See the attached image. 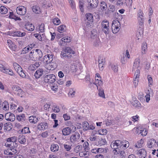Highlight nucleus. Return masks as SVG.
Returning <instances> with one entry per match:
<instances>
[{
    "instance_id": "obj_1",
    "label": "nucleus",
    "mask_w": 158,
    "mask_h": 158,
    "mask_svg": "<svg viewBox=\"0 0 158 158\" xmlns=\"http://www.w3.org/2000/svg\"><path fill=\"white\" fill-rule=\"evenodd\" d=\"M74 51L70 47H66L61 52V57L65 60H68L72 57V54H74Z\"/></svg>"
},
{
    "instance_id": "obj_2",
    "label": "nucleus",
    "mask_w": 158,
    "mask_h": 158,
    "mask_svg": "<svg viewBox=\"0 0 158 158\" xmlns=\"http://www.w3.org/2000/svg\"><path fill=\"white\" fill-rule=\"evenodd\" d=\"M42 56V52L40 50L38 49L32 50L29 55L30 59L33 61L40 60Z\"/></svg>"
},
{
    "instance_id": "obj_3",
    "label": "nucleus",
    "mask_w": 158,
    "mask_h": 158,
    "mask_svg": "<svg viewBox=\"0 0 158 158\" xmlns=\"http://www.w3.org/2000/svg\"><path fill=\"white\" fill-rule=\"evenodd\" d=\"M6 141L7 142H9V144H7V146L8 147L11 148L12 147L17 148L18 146L17 143V137L15 136H13L10 137L7 139Z\"/></svg>"
},
{
    "instance_id": "obj_4",
    "label": "nucleus",
    "mask_w": 158,
    "mask_h": 158,
    "mask_svg": "<svg viewBox=\"0 0 158 158\" xmlns=\"http://www.w3.org/2000/svg\"><path fill=\"white\" fill-rule=\"evenodd\" d=\"M140 59L139 58L136 59L134 61L132 68L133 71L137 69L135 73V74H136V75L138 76H139V74H140V70L141 69V67L140 66Z\"/></svg>"
},
{
    "instance_id": "obj_5",
    "label": "nucleus",
    "mask_w": 158,
    "mask_h": 158,
    "mask_svg": "<svg viewBox=\"0 0 158 158\" xmlns=\"http://www.w3.org/2000/svg\"><path fill=\"white\" fill-rule=\"evenodd\" d=\"M120 23L117 20L113 21L112 23L111 29L113 33L115 34L117 33L119 30L120 27Z\"/></svg>"
},
{
    "instance_id": "obj_6",
    "label": "nucleus",
    "mask_w": 158,
    "mask_h": 158,
    "mask_svg": "<svg viewBox=\"0 0 158 158\" xmlns=\"http://www.w3.org/2000/svg\"><path fill=\"white\" fill-rule=\"evenodd\" d=\"M44 81L48 83H52L56 81V77L53 74H48L44 76Z\"/></svg>"
},
{
    "instance_id": "obj_7",
    "label": "nucleus",
    "mask_w": 158,
    "mask_h": 158,
    "mask_svg": "<svg viewBox=\"0 0 158 158\" xmlns=\"http://www.w3.org/2000/svg\"><path fill=\"white\" fill-rule=\"evenodd\" d=\"M109 23L106 20H104L102 23V31L106 34H108L109 33Z\"/></svg>"
},
{
    "instance_id": "obj_8",
    "label": "nucleus",
    "mask_w": 158,
    "mask_h": 158,
    "mask_svg": "<svg viewBox=\"0 0 158 158\" xmlns=\"http://www.w3.org/2000/svg\"><path fill=\"white\" fill-rule=\"evenodd\" d=\"M87 2L88 4V9L89 10L96 8L98 3V0H88Z\"/></svg>"
},
{
    "instance_id": "obj_9",
    "label": "nucleus",
    "mask_w": 158,
    "mask_h": 158,
    "mask_svg": "<svg viewBox=\"0 0 158 158\" xmlns=\"http://www.w3.org/2000/svg\"><path fill=\"white\" fill-rule=\"evenodd\" d=\"M0 71L4 73H7L11 76H14L15 74L11 69L6 68L2 64H0Z\"/></svg>"
},
{
    "instance_id": "obj_10",
    "label": "nucleus",
    "mask_w": 158,
    "mask_h": 158,
    "mask_svg": "<svg viewBox=\"0 0 158 158\" xmlns=\"http://www.w3.org/2000/svg\"><path fill=\"white\" fill-rule=\"evenodd\" d=\"M5 118L6 120L11 122L14 121L15 118V115L11 112H8L6 113Z\"/></svg>"
},
{
    "instance_id": "obj_11",
    "label": "nucleus",
    "mask_w": 158,
    "mask_h": 158,
    "mask_svg": "<svg viewBox=\"0 0 158 158\" xmlns=\"http://www.w3.org/2000/svg\"><path fill=\"white\" fill-rule=\"evenodd\" d=\"M16 12L18 14L23 15L26 14V9L24 6H19L17 7L16 9Z\"/></svg>"
},
{
    "instance_id": "obj_12",
    "label": "nucleus",
    "mask_w": 158,
    "mask_h": 158,
    "mask_svg": "<svg viewBox=\"0 0 158 158\" xmlns=\"http://www.w3.org/2000/svg\"><path fill=\"white\" fill-rule=\"evenodd\" d=\"M7 34L10 35L16 36L19 37H23L25 35L26 33L25 32H21L20 31H18L14 32L11 31H8L7 32Z\"/></svg>"
},
{
    "instance_id": "obj_13",
    "label": "nucleus",
    "mask_w": 158,
    "mask_h": 158,
    "mask_svg": "<svg viewBox=\"0 0 158 158\" xmlns=\"http://www.w3.org/2000/svg\"><path fill=\"white\" fill-rule=\"evenodd\" d=\"M46 63V64L45 66V68L48 70H53L56 67V64L53 62Z\"/></svg>"
},
{
    "instance_id": "obj_14",
    "label": "nucleus",
    "mask_w": 158,
    "mask_h": 158,
    "mask_svg": "<svg viewBox=\"0 0 158 158\" xmlns=\"http://www.w3.org/2000/svg\"><path fill=\"white\" fill-rule=\"evenodd\" d=\"M80 137V135L77 132H75L70 137V140L71 142L73 143L77 141Z\"/></svg>"
},
{
    "instance_id": "obj_15",
    "label": "nucleus",
    "mask_w": 158,
    "mask_h": 158,
    "mask_svg": "<svg viewBox=\"0 0 158 158\" xmlns=\"http://www.w3.org/2000/svg\"><path fill=\"white\" fill-rule=\"evenodd\" d=\"M37 127L38 129L44 130L47 129L48 128V124L46 122L41 123L38 124Z\"/></svg>"
},
{
    "instance_id": "obj_16",
    "label": "nucleus",
    "mask_w": 158,
    "mask_h": 158,
    "mask_svg": "<svg viewBox=\"0 0 158 158\" xmlns=\"http://www.w3.org/2000/svg\"><path fill=\"white\" fill-rule=\"evenodd\" d=\"M26 140V137L23 134L19 135L18 137V141L21 144H25Z\"/></svg>"
},
{
    "instance_id": "obj_17",
    "label": "nucleus",
    "mask_w": 158,
    "mask_h": 158,
    "mask_svg": "<svg viewBox=\"0 0 158 158\" xmlns=\"http://www.w3.org/2000/svg\"><path fill=\"white\" fill-rule=\"evenodd\" d=\"M53 55L52 54H47L44 56V60L46 63L51 62L53 60Z\"/></svg>"
},
{
    "instance_id": "obj_18",
    "label": "nucleus",
    "mask_w": 158,
    "mask_h": 158,
    "mask_svg": "<svg viewBox=\"0 0 158 158\" xmlns=\"http://www.w3.org/2000/svg\"><path fill=\"white\" fill-rule=\"evenodd\" d=\"M137 154H139V156L141 158H145L146 156L147 153L144 149H141L137 151Z\"/></svg>"
},
{
    "instance_id": "obj_19",
    "label": "nucleus",
    "mask_w": 158,
    "mask_h": 158,
    "mask_svg": "<svg viewBox=\"0 0 158 158\" xmlns=\"http://www.w3.org/2000/svg\"><path fill=\"white\" fill-rule=\"evenodd\" d=\"M71 129L69 127L64 128L62 130L63 135L65 136L68 135L71 133Z\"/></svg>"
},
{
    "instance_id": "obj_20",
    "label": "nucleus",
    "mask_w": 158,
    "mask_h": 158,
    "mask_svg": "<svg viewBox=\"0 0 158 158\" xmlns=\"http://www.w3.org/2000/svg\"><path fill=\"white\" fill-rule=\"evenodd\" d=\"M91 34L90 35L91 41H93L97 38H99L97 35V30L95 29H93L91 31Z\"/></svg>"
},
{
    "instance_id": "obj_21",
    "label": "nucleus",
    "mask_w": 158,
    "mask_h": 158,
    "mask_svg": "<svg viewBox=\"0 0 158 158\" xmlns=\"http://www.w3.org/2000/svg\"><path fill=\"white\" fill-rule=\"evenodd\" d=\"M51 107L52 110L55 113H58L60 111L59 106L55 103L52 102Z\"/></svg>"
},
{
    "instance_id": "obj_22",
    "label": "nucleus",
    "mask_w": 158,
    "mask_h": 158,
    "mask_svg": "<svg viewBox=\"0 0 158 158\" xmlns=\"http://www.w3.org/2000/svg\"><path fill=\"white\" fill-rule=\"evenodd\" d=\"M13 127V126L11 123L9 122L5 123L4 125V130L8 131H10Z\"/></svg>"
},
{
    "instance_id": "obj_23",
    "label": "nucleus",
    "mask_w": 158,
    "mask_h": 158,
    "mask_svg": "<svg viewBox=\"0 0 158 158\" xmlns=\"http://www.w3.org/2000/svg\"><path fill=\"white\" fill-rule=\"evenodd\" d=\"M43 72V69H39L37 70L34 74V76L35 78H39L42 76Z\"/></svg>"
},
{
    "instance_id": "obj_24",
    "label": "nucleus",
    "mask_w": 158,
    "mask_h": 158,
    "mask_svg": "<svg viewBox=\"0 0 158 158\" xmlns=\"http://www.w3.org/2000/svg\"><path fill=\"white\" fill-rule=\"evenodd\" d=\"M101 8L98 10V11H103L105 10L107 8V5L104 1H102L100 3Z\"/></svg>"
},
{
    "instance_id": "obj_25",
    "label": "nucleus",
    "mask_w": 158,
    "mask_h": 158,
    "mask_svg": "<svg viewBox=\"0 0 158 158\" xmlns=\"http://www.w3.org/2000/svg\"><path fill=\"white\" fill-rule=\"evenodd\" d=\"M25 28L28 31H32L34 30L35 27L32 24L30 23H29L26 24Z\"/></svg>"
},
{
    "instance_id": "obj_26",
    "label": "nucleus",
    "mask_w": 158,
    "mask_h": 158,
    "mask_svg": "<svg viewBox=\"0 0 158 158\" xmlns=\"http://www.w3.org/2000/svg\"><path fill=\"white\" fill-rule=\"evenodd\" d=\"M107 144V143L105 139L101 138L98 141V143H96V145L99 146H101L102 145L103 146L106 145Z\"/></svg>"
},
{
    "instance_id": "obj_27",
    "label": "nucleus",
    "mask_w": 158,
    "mask_h": 158,
    "mask_svg": "<svg viewBox=\"0 0 158 158\" xmlns=\"http://www.w3.org/2000/svg\"><path fill=\"white\" fill-rule=\"evenodd\" d=\"M156 141L154 139H150L147 143V146L149 148H152L156 145Z\"/></svg>"
},
{
    "instance_id": "obj_28",
    "label": "nucleus",
    "mask_w": 158,
    "mask_h": 158,
    "mask_svg": "<svg viewBox=\"0 0 158 158\" xmlns=\"http://www.w3.org/2000/svg\"><path fill=\"white\" fill-rule=\"evenodd\" d=\"M39 119V118H38L35 116H31L29 117V121L31 123H37Z\"/></svg>"
},
{
    "instance_id": "obj_29",
    "label": "nucleus",
    "mask_w": 158,
    "mask_h": 158,
    "mask_svg": "<svg viewBox=\"0 0 158 158\" xmlns=\"http://www.w3.org/2000/svg\"><path fill=\"white\" fill-rule=\"evenodd\" d=\"M16 119L19 121L24 122L26 119L25 115L23 114L21 115H17L16 117Z\"/></svg>"
},
{
    "instance_id": "obj_30",
    "label": "nucleus",
    "mask_w": 158,
    "mask_h": 158,
    "mask_svg": "<svg viewBox=\"0 0 158 158\" xmlns=\"http://www.w3.org/2000/svg\"><path fill=\"white\" fill-rule=\"evenodd\" d=\"M59 147L58 145L56 144H52L51 145L50 149L52 152H54L58 150Z\"/></svg>"
},
{
    "instance_id": "obj_31",
    "label": "nucleus",
    "mask_w": 158,
    "mask_h": 158,
    "mask_svg": "<svg viewBox=\"0 0 158 158\" xmlns=\"http://www.w3.org/2000/svg\"><path fill=\"white\" fill-rule=\"evenodd\" d=\"M110 67L115 73H117L118 70V67L116 64H111L109 65Z\"/></svg>"
},
{
    "instance_id": "obj_32",
    "label": "nucleus",
    "mask_w": 158,
    "mask_h": 158,
    "mask_svg": "<svg viewBox=\"0 0 158 158\" xmlns=\"http://www.w3.org/2000/svg\"><path fill=\"white\" fill-rule=\"evenodd\" d=\"M20 88L18 85H13L11 87L12 91L15 94Z\"/></svg>"
},
{
    "instance_id": "obj_33",
    "label": "nucleus",
    "mask_w": 158,
    "mask_h": 158,
    "mask_svg": "<svg viewBox=\"0 0 158 158\" xmlns=\"http://www.w3.org/2000/svg\"><path fill=\"white\" fill-rule=\"evenodd\" d=\"M96 81H95L94 84L97 85L98 89L99 88V87H101L102 86L103 84V81L101 79L100 80H96Z\"/></svg>"
},
{
    "instance_id": "obj_34",
    "label": "nucleus",
    "mask_w": 158,
    "mask_h": 158,
    "mask_svg": "<svg viewBox=\"0 0 158 158\" xmlns=\"http://www.w3.org/2000/svg\"><path fill=\"white\" fill-rule=\"evenodd\" d=\"M132 104L134 107L139 108L141 107V104L140 102L138 100H135L134 102H132Z\"/></svg>"
},
{
    "instance_id": "obj_35",
    "label": "nucleus",
    "mask_w": 158,
    "mask_h": 158,
    "mask_svg": "<svg viewBox=\"0 0 158 158\" xmlns=\"http://www.w3.org/2000/svg\"><path fill=\"white\" fill-rule=\"evenodd\" d=\"M40 65L39 63L36 62L34 64L31 65L30 66V68L31 70H34L37 69Z\"/></svg>"
},
{
    "instance_id": "obj_36",
    "label": "nucleus",
    "mask_w": 158,
    "mask_h": 158,
    "mask_svg": "<svg viewBox=\"0 0 158 158\" xmlns=\"http://www.w3.org/2000/svg\"><path fill=\"white\" fill-rule=\"evenodd\" d=\"M86 18L88 21L90 22H93V16L91 13L86 14L85 15Z\"/></svg>"
},
{
    "instance_id": "obj_37",
    "label": "nucleus",
    "mask_w": 158,
    "mask_h": 158,
    "mask_svg": "<svg viewBox=\"0 0 158 158\" xmlns=\"http://www.w3.org/2000/svg\"><path fill=\"white\" fill-rule=\"evenodd\" d=\"M66 26L64 25H61L58 27V31L60 33H62L65 31Z\"/></svg>"
},
{
    "instance_id": "obj_38",
    "label": "nucleus",
    "mask_w": 158,
    "mask_h": 158,
    "mask_svg": "<svg viewBox=\"0 0 158 158\" xmlns=\"http://www.w3.org/2000/svg\"><path fill=\"white\" fill-rule=\"evenodd\" d=\"M32 10L34 13L37 14H39L40 12V7L36 6H33Z\"/></svg>"
},
{
    "instance_id": "obj_39",
    "label": "nucleus",
    "mask_w": 158,
    "mask_h": 158,
    "mask_svg": "<svg viewBox=\"0 0 158 158\" xmlns=\"http://www.w3.org/2000/svg\"><path fill=\"white\" fill-rule=\"evenodd\" d=\"M135 77L133 80V83L135 87L137 85L138 83L139 74V76L136 75V74H135Z\"/></svg>"
},
{
    "instance_id": "obj_40",
    "label": "nucleus",
    "mask_w": 158,
    "mask_h": 158,
    "mask_svg": "<svg viewBox=\"0 0 158 158\" xmlns=\"http://www.w3.org/2000/svg\"><path fill=\"white\" fill-rule=\"evenodd\" d=\"M8 10L7 9L3 6H1L0 7V13L2 14H5L7 12Z\"/></svg>"
},
{
    "instance_id": "obj_41",
    "label": "nucleus",
    "mask_w": 158,
    "mask_h": 158,
    "mask_svg": "<svg viewBox=\"0 0 158 158\" xmlns=\"http://www.w3.org/2000/svg\"><path fill=\"white\" fill-rule=\"evenodd\" d=\"M147 48V45L146 42L143 43L142 46V53L144 54L146 53V50Z\"/></svg>"
},
{
    "instance_id": "obj_42",
    "label": "nucleus",
    "mask_w": 158,
    "mask_h": 158,
    "mask_svg": "<svg viewBox=\"0 0 158 158\" xmlns=\"http://www.w3.org/2000/svg\"><path fill=\"white\" fill-rule=\"evenodd\" d=\"M10 15H9L10 18L12 19H15L16 21L21 20V19L19 17L13 15V12H10Z\"/></svg>"
},
{
    "instance_id": "obj_43",
    "label": "nucleus",
    "mask_w": 158,
    "mask_h": 158,
    "mask_svg": "<svg viewBox=\"0 0 158 158\" xmlns=\"http://www.w3.org/2000/svg\"><path fill=\"white\" fill-rule=\"evenodd\" d=\"M89 123L85 121L83 123V127L84 130L87 131L89 130Z\"/></svg>"
},
{
    "instance_id": "obj_44",
    "label": "nucleus",
    "mask_w": 158,
    "mask_h": 158,
    "mask_svg": "<svg viewBox=\"0 0 158 158\" xmlns=\"http://www.w3.org/2000/svg\"><path fill=\"white\" fill-rule=\"evenodd\" d=\"M92 41L94 42V45L96 47H98L100 44L99 38H97L93 41L91 40Z\"/></svg>"
},
{
    "instance_id": "obj_45",
    "label": "nucleus",
    "mask_w": 158,
    "mask_h": 158,
    "mask_svg": "<svg viewBox=\"0 0 158 158\" xmlns=\"http://www.w3.org/2000/svg\"><path fill=\"white\" fill-rule=\"evenodd\" d=\"M98 91V95L99 96L103 98H105V95L104 93V90L102 89H101L100 87Z\"/></svg>"
},
{
    "instance_id": "obj_46",
    "label": "nucleus",
    "mask_w": 158,
    "mask_h": 158,
    "mask_svg": "<svg viewBox=\"0 0 158 158\" xmlns=\"http://www.w3.org/2000/svg\"><path fill=\"white\" fill-rule=\"evenodd\" d=\"M21 132L23 134L30 133H31L29 128L28 127H25L23 128Z\"/></svg>"
},
{
    "instance_id": "obj_47",
    "label": "nucleus",
    "mask_w": 158,
    "mask_h": 158,
    "mask_svg": "<svg viewBox=\"0 0 158 158\" xmlns=\"http://www.w3.org/2000/svg\"><path fill=\"white\" fill-rule=\"evenodd\" d=\"M76 92V89L74 88H71L69 89V95H71L73 97L75 95Z\"/></svg>"
},
{
    "instance_id": "obj_48",
    "label": "nucleus",
    "mask_w": 158,
    "mask_h": 158,
    "mask_svg": "<svg viewBox=\"0 0 158 158\" xmlns=\"http://www.w3.org/2000/svg\"><path fill=\"white\" fill-rule=\"evenodd\" d=\"M115 6L112 5H110L109 7L108 10L109 12L110 13H112L114 12L115 11Z\"/></svg>"
},
{
    "instance_id": "obj_49",
    "label": "nucleus",
    "mask_w": 158,
    "mask_h": 158,
    "mask_svg": "<svg viewBox=\"0 0 158 158\" xmlns=\"http://www.w3.org/2000/svg\"><path fill=\"white\" fill-rule=\"evenodd\" d=\"M31 50L30 48V46H27L23 48V50L21 52V54H26L27 52H28L29 50Z\"/></svg>"
},
{
    "instance_id": "obj_50",
    "label": "nucleus",
    "mask_w": 158,
    "mask_h": 158,
    "mask_svg": "<svg viewBox=\"0 0 158 158\" xmlns=\"http://www.w3.org/2000/svg\"><path fill=\"white\" fill-rule=\"evenodd\" d=\"M53 23L56 25H58L60 23V19L58 18H54L52 21Z\"/></svg>"
},
{
    "instance_id": "obj_51",
    "label": "nucleus",
    "mask_w": 158,
    "mask_h": 158,
    "mask_svg": "<svg viewBox=\"0 0 158 158\" xmlns=\"http://www.w3.org/2000/svg\"><path fill=\"white\" fill-rule=\"evenodd\" d=\"M12 148L13 147L9 148L10 150V151L11 152V155L15 154L18 152V151L15 148H16L13 147V148Z\"/></svg>"
},
{
    "instance_id": "obj_52",
    "label": "nucleus",
    "mask_w": 158,
    "mask_h": 158,
    "mask_svg": "<svg viewBox=\"0 0 158 158\" xmlns=\"http://www.w3.org/2000/svg\"><path fill=\"white\" fill-rule=\"evenodd\" d=\"M23 93L24 92L23 91V90L21 89V88H20L18 90V91L16 92V93L15 94L22 97V95L23 94Z\"/></svg>"
},
{
    "instance_id": "obj_53",
    "label": "nucleus",
    "mask_w": 158,
    "mask_h": 158,
    "mask_svg": "<svg viewBox=\"0 0 158 158\" xmlns=\"http://www.w3.org/2000/svg\"><path fill=\"white\" fill-rule=\"evenodd\" d=\"M70 5L72 9H74L75 8V4L73 0H69Z\"/></svg>"
},
{
    "instance_id": "obj_54",
    "label": "nucleus",
    "mask_w": 158,
    "mask_h": 158,
    "mask_svg": "<svg viewBox=\"0 0 158 158\" xmlns=\"http://www.w3.org/2000/svg\"><path fill=\"white\" fill-rule=\"evenodd\" d=\"M84 3L83 2V1H81V0H80L79 1V6L80 8V9L81 10V12H83L84 10L83 7H84Z\"/></svg>"
},
{
    "instance_id": "obj_55",
    "label": "nucleus",
    "mask_w": 158,
    "mask_h": 158,
    "mask_svg": "<svg viewBox=\"0 0 158 158\" xmlns=\"http://www.w3.org/2000/svg\"><path fill=\"white\" fill-rule=\"evenodd\" d=\"M98 149L99 152L100 153L104 152L105 151V153L107 152L108 149L107 148H98Z\"/></svg>"
},
{
    "instance_id": "obj_56",
    "label": "nucleus",
    "mask_w": 158,
    "mask_h": 158,
    "mask_svg": "<svg viewBox=\"0 0 158 158\" xmlns=\"http://www.w3.org/2000/svg\"><path fill=\"white\" fill-rule=\"evenodd\" d=\"M10 48L12 50L15 51L16 48V46L15 44L13 43L11 44L9 46Z\"/></svg>"
},
{
    "instance_id": "obj_57",
    "label": "nucleus",
    "mask_w": 158,
    "mask_h": 158,
    "mask_svg": "<svg viewBox=\"0 0 158 158\" xmlns=\"http://www.w3.org/2000/svg\"><path fill=\"white\" fill-rule=\"evenodd\" d=\"M13 65V67L16 71H17L18 69H19V67H21L16 62L14 63Z\"/></svg>"
},
{
    "instance_id": "obj_58",
    "label": "nucleus",
    "mask_w": 158,
    "mask_h": 158,
    "mask_svg": "<svg viewBox=\"0 0 158 158\" xmlns=\"http://www.w3.org/2000/svg\"><path fill=\"white\" fill-rule=\"evenodd\" d=\"M85 81L87 83L88 82H89L90 83V84L92 83L90 81V76L89 75H87L85 78Z\"/></svg>"
},
{
    "instance_id": "obj_59",
    "label": "nucleus",
    "mask_w": 158,
    "mask_h": 158,
    "mask_svg": "<svg viewBox=\"0 0 158 158\" xmlns=\"http://www.w3.org/2000/svg\"><path fill=\"white\" fill-rule=\"evenodd\" d=\"M140 133L141 134V135L143 136H145L147 134V131L146 130H140Z\"/></svg>"
},
{
    "instance_id": "obj_60",
    "label": "nucleus",
    "mask_w": 158,
    "mask_h": 158,
    "mask_svg": "<svg viewBox=\"0 0 158 158\" xmlns=\"http://www.w3.org/2000/svg\"><path fill=\"white\" fill-rule=\"evenodd\" d=\"M35 37L40 41H42V38L41 35L39 34H35L34 35Z\"/></svg>"
},
{
    "instance_id": "obj_61",
    "label": "nucleus",
    "mask_w": 158,
    "mask_h": 158,
    "mask_svg": "<svg viewBox=\"0 0 158 158\" xmlns=\"http://www.w3.org/2000/svg\"><path fill=\"white\" fill-rule=\"evenodd\" d=\"M44 24L43 23L41 24L39 27V30L40 32H43L44 30Z\"/></svg>"
},
{
    "instance_id": "obj_62",
    "label": "nucleus",
    "mask_w": 158,
    "mask_h": 158,
    "mask_svg": "<svg viewBox=\"0 0 158 158\" xmlns=\"http://www.w3.org/2000/svg\"><path fill=\"white\" fill-rule=\"evenodd\" d=\"M81 146L80 145H78L74 149L75 151L76 152H77L81 149Z\"/></svg>"
},
{
    "instance_id": "obj_63",
    "label": "nucleus",
    "mask_w": 158,
    "mask_h": 158,
    "mask_svg": "<svg viewBox=\"0 0 158 158\" xmlns=\"http://www.w3.org/2000/svg\"><path fill=\"white\" fill-rule=\"evenodd\" d=\"M105 62L104 59L102 58L101 57H99L98 59L99 64H104Z\"/></svg>"
},
{
    "instance_id": "obj_64",
    "label": "nucleus",
    "mask_w": 158,
    "mask_h": 158,
    "mask_svg": "<svg viewBox=\"0 0 158 158\" xmlns=\"http://www.w3.org/2000/svg\"><path fill=\"white\" fill-rule=\"evenodd\" d=\"M139 24L142 26L144 23L143 18H138Z\"/></svg>"
}]
</instances>
